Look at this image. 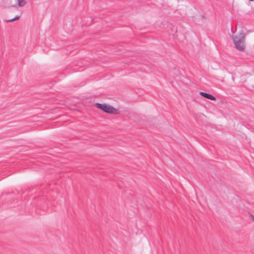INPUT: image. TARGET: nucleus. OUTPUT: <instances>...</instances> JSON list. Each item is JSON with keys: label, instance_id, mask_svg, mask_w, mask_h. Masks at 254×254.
I'll return each mask as SVG.
<instances>
[{"label": "nucleus", "instance_id": "1", "mask_svg": "<svg viewBox=\"0 0 254 254\" xmlns=\"http://www.w3.org/2000/svg\"><path fill=\"white\" fill-rule=\"evenodd\" d=\"M246 34L242 31L238 35L233 36V40L236 49L240 51H244L246 46L245 45Z\"/></svg>", "mask_w": 254, "mask_h": 254}, {"label": "nucleus", "instance_id": "2", "mask_svg": "<svg viewBox=\"0 0 254 254\" xmlns=\"http://www.w3.org/2000/svg\"><path fill=\"white\" fill-rule=\"evenodd\" d=\"M95 106L97 108L103 111L104 112L108 114L117 115L120 113V111L118 109L106 104L96 103L95 104Z\"/></svg>", "mask_w": 254, "mask_h": 254}, {"label": "nucleus", "instance_id": "3", "mask_svg": "<svg viewBox=\"0 0 254 254\" xmlns=\"http://www.w3.org/2000/svg\"><path fill=\"white\" fill-rule=\"evenodd\" d=\"M199 94L204 98L211 100H216V98L214 96L204 92H200Z\"/></svg>", "mask_w": 254, "mask_h": 254}, {"label": "nucleus", "instance_id": "4", "mask_svg": "<svg viewBox=\"0 0 254 254\" xmlns=\"http://www.w3.org/2000/svg\"><path fill=\"white\" fill-rule=\"evenodd\" d=\"M26 4L25 0H17V2L14 5L9 6L8 7H15L18 5L20 7H23Z\"/></svg>", "mask_w": 254, "mask_h": 254}, {"label": "nucleus", "instance_id": "5", "mask_svg": "<svg viewBox=\"0 0 254 254\" xmlns=\"http://www.w3.org/2000/svg\"><path fill=\"white\" fill-rule=\"evenodd\" d=\"M20 18V16L19 15H16L15 16L14 18H13V20H18Z\"/></svg>", "mask_w": 254, "mask_h": 254}, {"label": "nucleus", "instance_id": "6", "mask_svg": "<svg viewBox=\"0 0 254 254\" xmlns=\"http://www.w3.org/2000/svg\"><path fill=\"white\" fill-rule=\"evenodd\" d=\"M13 20V18H12V19H8V20H5V21L6 22H13L14 20Z\"/></svg>", "mask_w": 254, "mask_h": 254}, {"label": "nucleus", "instance_id": "7", "mask_svg": "<svg viewBox=\"0 0 254 254\" xmlns=\"http://www.w3.org/2000/svg\"><path fill=\"white\" fill-rule=\"evenodd\" d=\"M250 216L252 220L254 222V216L251 214H250Z\"/></svg>", "mask_w": 254, "mask_h": 254}]
</instances>
